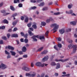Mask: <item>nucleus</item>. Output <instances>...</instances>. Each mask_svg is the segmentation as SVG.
I'll use <instances>...</instances> for the list:
<instances>
[{
  "label": "nucleus",
  "instance_id": "64",
  "mask_svg": "<svg viewBox=\"0 0 77 77\" xmlns=\"http://www.w3.org/2000/svg\"><path fill=\"white\" fill-rule=\"evenodd\" d=\"M11 57V55H9V54L8 55V56H7V59H9V58H10Z\"/></svg>",
  "mask_w": 77,
  "mask_h": 77
},
{
  "label": "nucleus",
  "instance_id": "28",
  "mask_svg": "<svg viewBox=\"0 0 77 77\" xmlns=\"http://www.w3.org/2000/svg\"><path fill=\"white\" fill-rule=\"evenodd\" d=\"M28 33L29 34H30V36H32V35H33V33H32V31H31L30 30H29L28 31Z\"/></svg>",
  "mask_w": 77,
  "mask_h": 77
},
{
  "label": "nucleus",
  "instance_id": "44",
  "mask_svg": "<svg viewBox=\"0 0 77 77\" xmlns=\"http://www.w3.org/2000/svg\"><path fill=\"white\" fill-rule=\"evenodd\" d=\"M5 53L6 54H8V55L9 54H10V53L8 52L7 51L5 50Z\"/></svg>",
  "mask_w": 77,
  "mask_h": 77
},
{
  "label": "nucleus",
  "instance_id": "49",
  "mask_svg": "<svg viewBox=\"0 0 77 77\" xmlns=\"http://www.w3.org/2000/svg\"><path fill=\"white\" fill-rule=\"evenodd\" d=\"M54 48L55 50H57V51H58V49L56 47V45H55L54 46Z\"/></svg>",
  "mask_w": 77,
  "mask_h": 77
},
{
  "label": "nucleus",
  "instance_id": "16",
  "mask_svg": "<svg viewBox=\"0 0 77 77\" xmlns=\"http://www.w3.org/2000/svg\"><path fill=\"white\" fill-rule=\"evenodd\" d=\"M22 50L23 52H26V48L25 46L23 47Z\"/></svg>",
  "mask_w": 77,
  "mask_h": 77
},
{
  "label": "nucleus",
  "instance_id": "52",
  "mask_svg": "<svg viewBox=\"0 0 77 77\" xmlns=\"http://www.w3.org/2000/svg\"><path fill=\"white\" fill-rule=\"evenodd\" d=\"M71 29L69 28V29H67L66 31L67 32H71Z\"/></svg>",
  "mask_w": 77,
  "mask_h": 77
},
{
  "label": "nucleus",
  "instance_id": "10",
  "mask_svg": "<svg viewBox=\"0 0 77 77\" xmlns=\"http://www.w3.org/2000/svg\"><path fill=\"white\" fill-rule=\"evenodd\" d=\"M2 23H4V24H8L9 23V22L8 20L5 19L2 21Z\"/></svg>",
  "mask_w": 77,
  "mask_h": 77
},
{
  "label": "nucleus",
  "instance_id": "50",
  "mask_svg": "<svg viewBox=\"0 0 77 77\" xmlns=\"http://www.w3.org/2000/svg\"><path fill=\"white\" fill-rule=\"evenodd\" d=\"M69 74H67L66 75H62V77H65V76H69Z\"/></svg>",
  "mask_w": 77,
  "mask_h": 77
},
{
  "label": "nucleus",
  "instance_id": "46",
  "mask_svg": "<svg viewBox=\"0 0 77 77\" xmlns=\"http://www.w3.org/2000/svg\"><path fill=\"white\" fill-rule=\"evenodd\" d=\"M27 26L28 27H31V26H32V24L30 23H29L27 24Z\"/></svg>",
  "mask_w": 77,
  "mask_h": 77
},
{
  "label": "nucleus",
  "instance_id": "20",
  "mask_svg": "<svg viewBox=\"0 0 77 77\" xmlns=\"http://www.w3.org/2000/svg\"><path fill=\"white\" fill-rule=\"evenodd\" d=\"M31 38L32 39H33V41L36 42L38 41V40L35 37H34L33 36Z\"/></svg>",
  "mask_w": 77,
  "mask_h": 77
},
{
  "label": "nucleus",
  "instance_id": "51",
  "mask_svg": "<svg viewBox=\"0 0 77 77\" xmlns=\"http://www.w3.org/2000/svg\"><path fill=\"white\" fill-rule=\"evenodd\" d=\"M0 44H3V40H0Z\"/></svg>",
  "mask_w": 77,
  "mask_h": 77
},
{
  "label": "nucleus",
  "instance_id": "57",
  "mask_svg": "<svg viewBox=\"0 0 77 77\" xmlns=\"http://www.w3.org/2000/svg\"><path fill=\"white\" fill-rule=\"evenodd\" d=\"M21 20H24V17L23 16H21Z\"/></svg>",
  "mask_w": 77,
  "mask_h": 77
},
{
  "label": "nucleus",
  "instance_id": "39",
  "mask_svg": "<svg viewBox=\"0 0 77 77\" xmlns=\"http://www.w3.org/2000/svg\"><path fill=\"white\" fill-rule=\"evenodd\" d=\"M59 14H60V12H58L54 13V15H59Z\"/></svg>",
  "mask_w": 77,
  "mask_h": 77
},
{
  "label": "nucleus",
  "instance_id": "11",
  "mask_svg": "<svg viewBox=\"0 0 77 77\" xmlns=\"http://www.w3.org/2000/svg\"><path fill=\"white\" fill-rule=\"evenodd\" d=\"M59 31L60 33L62 34H63V33H64L65 32V29H64L60 30Z\"/></svg>",
  "mask_w": 77,
  "mask_h": 77
},
{
  "label": "nucleus",
  "instance_id": "36",
  "mask_svg": "<svg viewBox=\"0 0 77 77\" xmlns=\"http://www.w3.org/2000/svg\"><path fill=\"white\" fill-rule=\"evenodd\" d=\"M17 13H15L12 15V17H16V16H17Z\"/></svg>",
  "mask_w": 77,
  "mask_h": 77
},
{
  "label": "nucleus",
  "instance_id": "37",
  "mask_svg": "<svg viewBox=\"0 0 77 77\" xmlns=\"http://www.w3.org/2000/svg\"><path fill=\"white\" fill-rule=\"evenodd\" d=\"M18 6L19 8H22V7H23V4L21 3H20L18 5Z\"/></svg>",
  "mask_w": 77,
  "mask_h": 77
},
{
  "label": "nucleus",
  "instance_id": "3",
  "mask_svg": "<svg viewBox=\"0 0 77 77\" xmlns=\"http://www.w3.org/2000/svg\"><path fill=\"white\" fill-rule=\"evenodd\" d=\"M35 65L36 66H41L42 67H43V66H44L45 64H42L41 62H38L36 63Z\"/></svg>",
  "mask_w": 77,
  "mask_h": 77
},
{
  "label": "nucleus",
  "instance_id": "7",
  "mask_svg": "<svg viewBox=\"0 0 77 77\" xmlns=\"http://www.w3.org/2000/svg\"><path fill=\"white\" fill-rule=\"evenodd\" d=\"M8 49L9 50H11L12 51H14V48L12 46H8Z\"/></svg>",
  "mask_w": 77,
  "mask_h": 77
},
{
  "label": "nucleus",
  "instance_id": "1",
  "mask_svg": "<svg viewBox=\"0 0 77 77\" xmlns=\"http://www.w3.org/2000/svg\"><path fill=\"white\" fill-rule=\"evenodd\" d=\"M50 26L51 27H54L53 30H54V31H53V33H55V32H57V30H56L59 28V25L57 24L56 23H54L51 25Z\"/></svg>",
  "mask_w": 77,
  "mask_h": 77
},
{
  "label": "nucleus",
  "instance_id": "14",
  "mask_svg": "<svg viewBox=\"0 0 77 77\" xmlns=\"http://www.w3.org/2000/svg\"><path fill=\"white\" fill-rule=\"evenodd\" d=\"M72 10H70L69 11H66V14H72Z\"/></svg>",
  "mask_w": 77,
  "mask_h": 77
},
{
  "label": "nucleus",
  "instance_id": "35",
  "mask_svg": "<svg viewBox=\"0 0 77 77\" xmlns=\"http://www.w3.org/2000/svg\"><path fill=\"white\" fill-rule=\"evenodd\" d=\"M55 61L56 62H62V59L58 60L57 59H56L55 60Z\"/></svg>",
  "mask_w": 77,
  "mask_h": 77
},
{
  "label": "nucleus",
  "instance_id": "27",
  "mask_svg": "<svg viewBox=\"0 0 77 77\" xmlns=\"http://www.w3.org/2000/svg\"><path fill=\"white\" fill-rule=\"evenodd\" d=\"M41 25L43 26H44L46 25V23L44 22H42Z\"/></svg>",
  "mask_w": 77,
  "mask_h": 77
},
{
  "label": "nucleus",
  "instance_id": "15",
  "mask_svg": "<svg viewBox=\"0 0 77 77\" xmlns=\"http://www.w3.org/2000/svg\"><path fill=\"white\" fill-rule=\"evenodd\" d=\"M18 35L15 34H13L11 35V37L13 38H18Z\"/></svg>",
  "mask_w": 77,
  "mask_h": 77
},
{
  "label": "nucleus",
  "instance_id": "54",
  "mask_svg": "<svg viewBox=\"0 0 77 77\" xmlns=\"http://www.w3.org/2000/svg\"><path fill=\"white\" fill-rule=\"evenodd\" d=\"M58 46L59 48H62V45L61 44H59L58 45Z\"/></svg>",
  "mask_w": 77,
  "mask_h": 77
},
{
  "label": "nucleus",
  "instance_id": "22",
  "mask_svg": "<svg viewBox=\"0 0 77 77\" xmlns=\"http://www.w3.org/2000/svg\"><path fill=\"white\" fill-rule=\"evenodd\" d=\"M48 33H49V32H48V31H47L45 33V36L47 37H48Z\"/></svg>",
  "mask_w": 77,
  "mask_h": 77
},
{
  "label": "nucleus",
  "instance_id": "55",
  "mask_svg": "<svg viewBox=\"0 0 77 77\" xmlns=\"http://www.w3.org/2000/svg\"><path fill=\"white\" fill-rule=\"evenodd\" d=\"M57 39L58 41H61V40H62V39L60 37L58 38Z\"/></svg>",
  "mask_w": 77,
  "mask_h": 77
},
{
  "label": "nucleus",
  "instance_id": "38",
  "mask_svg": "<svg viewBox=\"0 0 77 77\" xmlns=\"http://www.w3.org/2000/svg\"><path fill=\"white\" fill-rule=\"evenodd\" d=\"M51 65L52 66L56 65V63L54 62H52L51 63Z\"/></svg>",
  "mask_w": 77,
  "mask_h": 77
},
{
  "label": "nucleus",
  "instance_id": "48",
  "mask_svg": "<svg viewBox=\"0 0 77 77\" xmlns=\"http://www.w3.org/2000/svg\"><path fill=\"white\" fill-rule=\"evenodd\" d=\"M28 36V34H26L25 35H24V37L26 38H27V36Z\"/></svg>",
  "mask_w": 77,
  "mask_h": 77
},
{
  "label": "nucleus",
  "instance_id": "58",
  "mask_svg": "<svg viewBox=\"0 0 77 77\" xmlns=\"http://www.w3.org/2000/svg\"><path fill=\"white\" fill-rule=\"evenodd\" d=\"M54 75H55V76H56V77H57V76H58V75H59V74H58V73H55Z\"/></svg>",
  "mask_w": 77,
  "mask_h": 77
},
{
  "label": "nucleus",
  "instance_id": "45",
  "mask_svg": "<svg viewBox=\"0 0 77 77\" xmlns=\"http://www.w3.org/2000/svg\"><path fill=\"white\" fill-rule=\"evenodd\" d=\"M17 22H13L12 24L13 26H15L17 24Z\"/></svg>",
  "mask_w": 77,
  "mask_h": 77
},
{
  "label": "nucleus",
  "instance_id": "47",
  "mask_svg": "<svg viewBox=\"0 0 77 77\" xmlns=\"http://www.w3.org/2000/svg\"><path fill=\"white\" fill-rule=\"evenodd\" d=\"M18 52L20 54H23V51H18Z\"/></svg>",
  "mask_w": 77,
  "mask_h": 77
},
{
  "label": "nucleus",
  "instance_id": "18",
  "mask_svg": "<svg viewBox=\"0 0 77 77\" xmlns=\"http://www.w3.org/2000/svg\"><path fill=\"white\" fill-rule=\"evenodd\" d=\"M10 9L11 10H12V11H14L15 10V8H14V7L12 5L10 6Z\"/></svg>",
  "mask_w": 77,
  "mask_h": 77
},
{
  "label": "nucleus",
  "instance_id": "34",
  "mask_svg": "<svg viewBox=\"0 0 77 77\" xmlns=\"http://www.w3.org/2000/svg\"><path fill=\"white\" fill-rule=\"evenodd\" d=\"M2 39H4V40H5V41H6V40L7 39V38L5 36L2 37Z\"/></svg>",
  "mask_w": 77,
  "mask_h": 77
},
{
  "label": "nucleus",
  "instance_id": "43",
  "mask_svg": "<svg viewBox=\"0 0 77 77\" xmlns=\"http://www.w3.org/2000/svg\"><path fill=\"white\" fill-rule=\"evenodd\" d=\"M30 2L31 3H36V1L35 0H31L30 1Z\"/></svg>",
  "mask_w": 77,
  "mask_h": 77
},
{
  "label": "nucleus",
  "instance_id": "9",
  "mask_svg": "<svg viewBox=\"0 0 77 77\" xmlns=\"http://www.w3.org/2000/svg\"><path fill=\"white\" fill-rule=\"evenodd\" d=\"M48 56L45 57L44 58L42 59V60L43 62L47 60L48 59Z\"/></svg>",
  "mask_w": 77,
  "mask_h": 77
},
{
  "label": "nucleus",
  "instance_id": "53",
  "mask_svg": "<svg viewBox=\"0 0 77 77\" xmlns=\"http://www.w3.org/2000/svg\"><path fill=\"white\" fill-rule=\"evenodd\" d=\"M20 34L21 35V36H24V32H21Z\"/></svg>",
  "mask_w": 77,
  "mask_h": 77
},
{
  "label": "nucleus",
  "instance_id": "26",
  "mask_svg": "<svg viewBox=\"0 0 77 77\" xmlns=\"http://www.w3.org/2000/svg\"><path fill=\"white\" fill-rule=\"evenodd\" d=\"M33 74H31V77H34L35 76V75H36V73L35 72H33Z\"/></svg>",
  "mask_w": 77,
  "mask_h": 77
},
{
  "label": "nucleus",
  "instance_id": "19",
  "mask_svg": "<svg viewBox=\"0 0 77 77\" xmlns=\"http://www.w3.org/2000/svg\"><path fill=\"white\" fill-rule=\"evenodd\" d=\"M70 24H72V25H76V22L75 21H73V22H71L70 23Z\"/></svg>",
  "mask_w": 77,
  "mask_h": 77
},
{
  "label": "nucleus",
  "instance_id": "31",
  "mask_svg": "<svg viewBox=\"0 0 77 77\" xmlns=\"http://www.w3.org/2000/svg\"><path fill=\"white\" fill-rule=\"evenodd\" d=\"M43 47H41L40 48H39L38 50V51H39V52L41 51V50H42L43 49Z\"/></svg>",
  "mask_w": 77,
  "mask_h": 77
},
{
  "label": "nucleus",
  "instance_id": "42",
  "mask_svg": "<svg viewBox=\"0 0 77 77\" xmlns=\"http://www.w3.org/2000/svg\"><path fill=\"white\" fill-rule=\"evenodd\" d=\"M31 74L29 73H26V76H30Z\"/></svg>",
  "mask_w": 77,
  "mask_h": 77
},
{
  "label": "nucleus",
  "instance_id": "2",
  "mask_svg": "<svg viewBox=\"0 0 77 77\" xmlns=\"http://www.w3.org/2000/svg\"><path fill=\"white\" fill-rule=\"evenodd\" d=\"M68 47L69 48H73V53H75V51H76V50H77V46L75 45H72V44H71L70 45H69L68 46Z\"/></svg>",
  "mask_w": 77,
  "mask_h": 77
},
{
  "label": "nucleus",
  "instance_id": "40",
  "mask_svg": "<svg viewBox=\"0 0 77 77\" xmlns=\"http://www.w3.org/2000/svg\"><path fill=\"white\" fill-rule=\"evenodd\" d=\"M24 42L25 43H27L28 42V39L27 38H25L24 40Z\"/></svg>",
  "mask_w": 77,
  "mask_h": 77
},
{
  "label": "nucleus",
  "instance_id": "23",
  "mask_svg": "<svg viewBox=\"0 0 77 77\" xmlns=\"http://www.w3.org/2000/svg\"><path fill=\"white\" fill-rule=\"evenodd\" d=\"M48 52V51L47 50L44 51L42 53V54H47V53Z\"/></svg>",
  "mask_w": 77,
  "mask_h": 77
},
{
  "label": "nucleus",
  "instance_id": "32",
  "mask_svg": "<svg viewBox=\"0 0 77 77\" xmlns=\"http://www.w3.org/2000/svg\"><path fill=\"white\" fill-rule=\"evenodd\" d=\"M7 36L8 38V39H9L10 38V36H11V34L9 33L7 34Z\"/></svg>",
  "mask_w": 77,
  "mask_h": 77
},
{
  "label": "nucleus",
  "instance_id": "5",
  "mask_svg": "<svg viewBox=\"0 0 77 77\" xmlns=\"http://www.w3.org/2000/svg\"><path fill=\"white\" fill-rule=\"evenodd\" d=\"M22 69L24 70V71H30V69L29 67H27L26 66H24L22 68Z\"/></svg>",
  "mask_w": 77,
  "mask_h": 77
},
{
  "label": "nucleus",
  "instance_id": "59",
  "mask_svg": "<svg viewBox=\"0 0 77 77\" xmlns=\"http://www.w3.org/2000/svg\"><path fill=\"white\" fill-rule=\"evenodd\" d=\"M23 57L24 58H27V55H25L23 56Z\"/></svg>",
  "mask_w": 77,
  "mask_h": 77
},
{
  "label": "nucleus",
  "instance_id": "24",
  "mask_svg": "<svg viewBox=\"0 0 77 77\" xmlns=\"http://www.w3.org/2000/svg\"><path fill=\"white\" fill-rule=\"evenodd\" d=\"M45 5V3L44 2H42L40 3V4L39 5V6H43Z\"/></svg>",
  "mask_w": 77,
  "mask_h": 77
},
{
  "label": "nucleus",
  "instance_id": "4",
  "mask_svg": "<svg viewBox=\"0 0 77 77\" xmlns=\"http://www.w3.org/2000/svg\"><path fill=\"white\" fill-rule=\"evenodd\" d=\"M1 68H2V69H4L6 68L7 67L4 64L2 63L1 66L0 65V69Z\"/></svg>",
  "mask_w": 77,
  "mask_h": 77
},
{
  "label": "nucleus",
  "instance_id": "6",
  "mask_svg": "<svg viewBox=\"0 0 77 77\" xmlns=\"http://www.w3.org/2000/svg\"><path fill=\"white\" fill-rule=\"evenodd\" d=\"M1 13L4 14H3L4 16H6L7 15H9V14H10L9 13H6V11L4 10L1 11Z\"/></svg>",
  "mask_w": 77,
  "mask_h": 77
},
{
  "label": "nucleus",
  "instance_id": "13",
  "mask_svg": "<svg viewBox=\"0 0 77 77\" xmlns=\"http://www.w3.org/2000/svg\"><path fill=\"white\" fill-rule=\"evenodd\" d=\"M53 19L52 18H50L49 19H48L46 21V22L47 23H50V21H53Z\"/></svg>",
  "mask_w": 77,
  "mask_h": 77
},
{
  "label": "nucleus",
  "instance_id": "61",
  "mask_svg": "<svg viewBox=\"0 0 77 77\" xmlns=\"http://www.w3.org/2000/svg\"><path fill=\"white\" fill-rule=\"evenodd\" d=\"M37 2L38 3H40V2H42V0H37Z\"/></svg>",
  "mask_w": 77,
  "mask_h": 77
},
{
  "label": "nucleus",
  "instance_id": "30",
  "mask_svg": "<svg viewBox=\"0 0 77 77\" xmlns=\"http://www.w3.org/2000/svg\"><path fill=\"white\" fill-rule=\"evenodd\" d=\"M48 7H45L43 8L42 11H47V10H48Z\"/></svg>",
  "mask_w": 77,
  "mask_h": 77
},
{
  "label": "nucleus",
  "instance_id": "62",
  "mask_svg": "<svg viewBox=\"0 0 77 77\" xmlns=\"http://www.w3.org/2000/svg\"><path fill=\"white\" fill-rule=\"evenodd\" d=\"M33 36L35 38H39V35H37L36 36L34 35Z\"/></svg>",
  "mask_w": 77,
  "mask_h": 77
},
{
  "label": "nucleus",
  "instance_id": "41",
  "mask_svg": "<svg viewBox=\"0 0 77 77\" xmlns=\"http://www.w3.org/2000/svg\"><path fill=\"white\" fill-rule=\"evenodd\" d=\"M31 9H33V10L35 9H36V7L34 6V7H31Z\"/></svg>",
  "mask_w": 77,
  "mask_h": 77
},
{
  "label": "nucleus",
  "instance_id": "60",
  "mask_svg": "<svg viewBox=\"0 0 77 77\" xmlns=\"http://www.w3.org/2000/svg\"><path fill=\"white\" fill-rule=\"evenodd\" d=\"M34 66V64L33 63H32L31 64V67H33Z\"/></svg>",
  "mask_w": 77,
  "mask_h": 77
},
{
  "label": "nucleus",
  "instance_id": "56",
  "mask_svg": "<svg viewBox=\"0 0 77 77\" xmlns=\"http://www.w3.org/2000/svg\"><path fill=\"white\" fill-rule=\"evenodd\" d=\"M17 29H18L17 28H14L13 30V32H15L16 31H17Z\"/></svg>",
  "mask_w": 77,
  "mask_h": 77
},
{
  "label": "nucleus",
  "instance_id": "8",
  "mask_svg": "<svg viewBox=\"0 0 77 77\" xmlns=\"http://www.w3.org/2000/svg\"><path fill=\"white\" fill-rule=\"evenodd\" d=\"M33 24V25L32 26V27L35 29H37V26H36V23L34 22Z\"/></svg>",
  "mask_w": 77,
  "mask_h": 77
},
{
  "label": "nucleus",
  "instance_id": "21",
  "mask_svg": "<svg viewBox=\"0 0 77 77\" xmlns=\"http://www.w3.org/2000/svg\"><path fill=\"white\" fill-rule=\"evenodd\" d=\"M14 3H20V0H14Z\"/></svg>",
  "mask_w": 77,
  "mask_h": 77
},
{
  "label": "nucleus",
  "instance_id": "17",
  "mask_svg": "<svg viewBox=\"0 0 77 77\" xmlns=\"http://www.w3.org/2000/svg\"><path fill=\"white\" fill-rule=\"evenodd\" d=\"M60 63H57V66L56 67V69H59L60 68Z\"/></svg>",
  "mask_w": 77,
  "mask_h": 77
},
{
  "label": "nucleus",
  "instance_id": "63",
  "mask_svg": "<svg viewBox=\"0 0 77 77\" xmlns=\"http://www.w3.org/2000/svg\"><path fill=\"white\" fill-rule=\"evenodd\" d=\"M22 59L23 58H19V59H18L17 60V62H19L20 60H21V59Z\"/></svg>",
  "mask_w": 77,
  "mask_h": 77
},
{
  "label": "nucleus",
  "instance_id": "33",
  "mask_svg": "<svg viewBox=\"0 0 77 77\" xmlns=\"http://www.w3.org/2000/svg\"><path fill=\"white\" fill-rule=\"evenodd\" d=\"M39 39H44L45 37L44 36H40Z\"/></svg>",
  "mask_w": 77,
  "mask_h": 77
},
{
  "label": "nucleus",
  "instance_id": "12",
  "mask_svg": "<svg viewBox=\"0 0 77 77\" xmlns=\"http://www.w3.org/2000/svg\"><path fill=\"white\" fill-rule=\"evenodd\" d=\"M10 52L11 53V55L12 56H15V55L16 54V53L15 52L13 51H10Z\"/></svg>",
  "mask_w": 77,
  "mask_h": 77
},
{
  "label": "nucleus",
  "instance_id": "25",
  "mask_svg": "<svg viewBox=\"0 0 77 77\" xmlns=\"http://www.w3.org/2000/svg\"><path fill=\"white\" fill-rule=\"evenodd\" d=\"M28 21H29V18L28 17H26L25 19V23H27Z\"/></svg>",
  "mask_w": 77,
  "mask_h": 77
},
{
  "label": "nucleus",
  "instance_id": "29",
  "mask_svg": "<svg viewBox=\"0 0 77 77\" xmlns=\"http://www.w3.org/2000/svg\"><path fill=\"white\" fill-rule=\"evenodd\" d=\"M68 60H69V59H66L65 60L61 59V62H66V61H68Z\"/></svg>",
  "mask_w": 77,
  "mask_h": 77
}]
</instances>
